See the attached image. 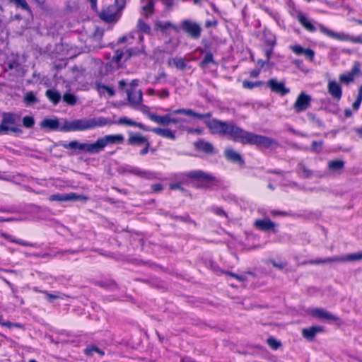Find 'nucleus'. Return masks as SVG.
<instances>
[{"mask_svg":"<svg viewBox=\"0 0 362 362\" xmlns=\"http://www.w3.org/2000/svg\"><path fill=\"white\" fill-rule=\"evenodd\" d=\"M111 124L110 121L105 117H83L74 120L63 119L62 130L64 132H85L98 127H104Z\"/></svg>","mask_w":362,"mask_h":362,"instance_id":"2","label":"nucleus"},{"mask_svg":"<svg viewBox=\"0 0 362 362\" xmlns=\"http://www.w3.org/2000/svg\"><path fill=\"white\" fill-rule=\"evenodd\" d=\"M205 124L211 134L229 136L234 141L267 148L276 144L269 137L245 131L233 123L212 119L205 121Z\"/></svg>","mask_w":362,"mask_h":362,"instance_id":"1","label":"nucleus"},{"mask_svg":"<svg viewBox=\"0 0 362 362\" xmlns=\"http://www.w3.org/2000/svg\"><path fill=\"white\" fill-rule=\"evenodd\" d=\"M1 319H2V316L0 315V324H1V325L4 326V327H9V328H11L13 327H18V325L13 324V323L9 322V321H4V322H2Z\"/></svg>","mask_w":362,"mask_h":362,"instance_id":"58","label":"nucleus"},{"mask_svg":"<svg viewBox=\"0 0 362 362\" xmlns=\"http://www.w3.org/2000/svg\"><path fill=\"white\" fill-rule=\"evenodd\" d=\"M144 145L145 146H144V148L141 151V152H140V154H141V155H146V153H148V148H149V146H150V144H149L148 141L146 143H145Z\"/></svg>","mask_w":362,"mask_h":362,"instance_id":"62","label":"nucleus"},{"mask_svg":"<svg viewBox=\"0 0 362 362\" xmlns=\"http://www.w3.org/2000/svg\"><path fill=\"white\" fill-rule=\"evenodd\" d=\"M344 167V162L341 160H333L328 163V168L330 170L337 172L341 170Z\"/></svg>","mask_w":362,"mask_h":362,"instance_id":"34","label":"nucleus"},{"mask_svg":"<svg viewBox=\"0 0 362 362\" xmlns=\"http://www.w3.org/2000/svg\"><path fill=\"white\" fill-rule=\"evenodd\" d=\"M194 146L197 150L203 151L206 153H214V146L209 142L199 140L194 143Z\"/></svg>","mask_w":362,"mask_h":362,"instance_id":"27","label":"nucleus"},{"mask_svg":"<svg viewBox=\"0 0 362 362\" xmlns=\"http://www.w3.org/2000/svg\"><path fill=\"white\" fill-rule=\"evenodd\" d=\"M263 84V82L262 81H257V82H251L249 81H244L243 82V86L245 88L252 89L255 87L260 86Z\"/></svg>","mask_w":362,"mask_h":362,"instance_id":"46","label":"nucleus"},{"mask_svg":"<svg viewBox=\"0 0 362 362\" xmlns=\"http://www.w3.org/2000/svg\"><path fill=\"white\" fill-rule=\"evenodd\" d=\"M359 71H360L359 64L358 63H356L354 65V66L350 72L340 75L339 80L341 82L346 83L351 82L354 80V76Z\"/></svg>","mask_w":362,"mask_h":362,"instance_id":"21","label":"nucleus"},{"mask_svg":"<svg viewBox=\"0 0 362 362\" xmlns=\"http://www.w3.org/2000/svg\"><path fill=\"white\" fill-rule=\"evenodd\" d=\"M327 92L333 99L337 101L341 100L342 96L341 86L337 81L329 80L327 83Z\"/></svg>","mask_w":362,"mask_h":362,"instance_id":"15","label":"nucleus"},{"mask_svg":"<svg viewBox=\"0 0 362 362\" xmlns=\"http://www.w3.org/2000/svg\"><path fill=\"white\" fill-rule=\"evenodd\" d=\"M168 64L169 66H175L176 68L180 70H183L186 67V64L184 61V59L181 57L170 58L168 59Z\"/></svg>","mask_w":362,"mask_h":362,"instance_id":"32","label":"nucleus"},{"mask_svg":"<svg viewBox=\"0 0 362 362\" xmlns=\"http://www.w3.org/2000/svg\"><path fill=\"white\" fill-rule=\"evenodd\" d=\"M136 108H138L141 112H142L144 115H146L149 119L151 120V118H153V116H154L155 113H153L149 111V107L146 105H142L140 103V105H139Z\"/></svg>","mask_w":362,"mask_h":362,"instance_id":"42","label":"nucleus"},{"mask_svg":"<svg viewBox=\"0 0 362 362\" xmlns=\"http://www.w3.org/2000/svg\"><path fill=\"white\" fill-rule=\"evenodd\" d=\"M142 40H143V36L141 35H139V36H138L139 45L138 46H136L134 48H129L125 52L120 51V50H117L113 57V59L116 62H119L123 58L124 54H126L127 55L126 59H127L129 57H131L132 55H136L139 52H142L143 51Z\"/></svg>","mask_w":362,"mask_h":362,"instance_id":"8","label":"nucleus"},{"mask_svg":"<svg viewBox=\"0 0 362 362\" xmlns=\"http://www.w3.org/2000/svg\"><path fill=\"white\" fill-rule=\"evenodd\" d=\"M291 49L297 55L303 54V52H304V51L305 49L303 47H302L301 46L298 45L291 46Z\"/></svg>","mask_w":362,"mask_h":362,"instance_id":"51","label":"nucleus"},{"mask_svg":"<svg viewBox=\"0 0 362 362\" xmlns=\"http://www.w3.org/2000/svg\"><path fill=\"white\" fill-rule=\"evenodd\" d=\"M303 54L310 60H313L315 56V52L311 49H305Z\"/></svg>","mask_w":362,"mask_h":362,"instance_id":"57","label":"nucleus"},{"mask_svg":"<svg viewBox=\"0 0 362 362\" xmlns=\"http://www.w3.org/2000/svg\"><path fill=\"white\" fill-rule=\"evenodd\" d=\"M320 30L321 33H324L325 35H327L328 37L340 40V41H349L351 42V37L352 35H350L345 33H336L332 30H329L325 27L324 25L320 26Z\"/></svg>","mask_w":362,"mask_h":362,"instance_id":"13","label":"nucleus"},{"mask_svg":"<svg viewBox=\"0 0 362 362\" xmlns=\"http://www.w3.org/2000/svg\"><path fill=\"white\" fill-rule=\"evenodd\" d=\"M88 197L83 194H77L76 193L69 194H52L49 197L51 202H68V201H83L86 202Z\"/></svg>","mask_w":362,"mask_h":362,"instance_id":"9","label":"nucleus"},{"mask_svg":"<svg viewBox=\"0 0 362 362\" xmlns=\"http://www.w3.org/2000/svg\"><path fill=\"white\" fill-rule=\"evenodd\" d=\"M225 156L227 158V160L233 162V163H243V160L241 157V156L235 150L232 148H227L225 151Z\"/></svg>","mask_w":362,"mask_h":362,"instance_id":"25","label":"nucleus"},{"mask_svg":"<svg viewBox=\"0 0 362 362\" xmlns=\"http://www.w3.org/2000/svg\"><path fill=\"white\" fill-rule=\"evenodd\" d=\"M134 39V37L132 36V35H129V36H123L121 38H119V42H128V43L129 45L132 44L133 42H132V40Z\"/></svg>","mask_w":362,"mask_h":362,"instance_id":"59","label":"nucleus"},{"mask_svg":"<svg viewBox=\"0 0 362 362\" xmlns=\"http://www.w3.org/2000/svg\"><path fill=\"white\" fill-rule=\"evenodd\" d=\"M311 97L304 93H301L297 98L293 108L296 112L305 110L310 105Z\"/></svg>","mask_w":362,"mask_h":362,"instance_id":"12","label":"nucleus"},{"mask_svg":"<svg viewBox=\"0 0 362 362\" xmlns=\"http://www.w3.org/2000/svg\"><path fill=\"white\" fill-rule=\"evenodd\" d=\"M103 35V32L100 29H95L93 36L91 37L92 40H95L96 41H100L102 39V37Z\"/></svg>","mask_w":362,"mask_h":362,"instance_id":"50","label":"nucleus"},{"mask_svg":"<svg viewBox=\"0 0 362 362\" xmlns=\"http://www.w3.org/2000/svg\"><path fill=\"white\" fill-rule=\"evenodd\" d=\"M269 262L275 267H276L277 269H283L286 265V262H276L274 260H269Z\"/></svg>","mask_w":362,"mask_h":362,"instance_id":"56","label":"nucleus"},{"mask_svg":"<svg viewBox=\"0 0 362 362\" xmlns=\"http://www.w3.org/2000/svg\"><path fill=\"white\" fill-rule=\"evenodd\" d=\"M45 95L54 105L57 104L61 100L60 93L55 90L49 89L46 91Z\"/></svg>","mask_w":362,"mask_h":362,"instance_id":"33","label":"nucleus"},{"mask_svg":"<svg viewBox=\"0 0 362 362\" xmlns=\"http://www.w3.org/2000/svg\"><path fill=\"white\" fill-rule=\"evenodd\" d=\"M182 28L192 38L197 39L200 37L202 29L198 23L185 20L182 23Z\"/></svg>","mask_w":362,"mask_h":362,"instance_id":"11","label":"nucleus"},{"mask_svg":"<svg viewBox=\"0 0 362 362\" xmlns=\"http://www.w3.org/2000/svg\"><path fill=\"white\" fill-rule=\"evenodd\" d=\"M117 124H126V125H129V126H134V127H136L142 130H147V128L141 123L134 122L130 119H128L127 117L119 118V120L117 121Z\"/></svg>","mask_w":362,"mask_h":362,"instance_id":"30","label":"nucleus"},{"mask_svg":"<svg viewBox=\"0 0 362 362\" xmlns=\"http://www.w3.org/2000/svg\"><path fill=\"white\" fill-rule=\"evenodd\" d=\"M224 273L228 276H230L236 279L237 280H238L240 282L245 281L246 280V278L244 276L238 275L231 272H225Z\"/></svg>","mask_w":362,"mask_h":362,"instance_id":"55","label":"nucleus"},{"mask_svg":"<svg viewBox=\"0 0 362 362\" xmlns=\"http://www.w3.org/2000/svg\"><path fill=\"white\" fill-rule=\"evenodd\" d=\"M324 332L323 327L321 326H312L302 329L303 337L308 341H313L315 337Z\"/></svg>","mask_w":362,"mask_h":362,"instance_id":"17","label":"nucleus"},{"mask_svg":"<svg viewBox=\"0 0 362 362\" xmlns=\"http://www.w3.org/2000/svg\"><path fill=\"white\" fill-rule=\"evenodd\" d=\"M264 40L269 47H274L276 45V37L269 30L264 31Z\"/></svg>","mask_w":362,"mask_h":362,"instance_id":"35","label":"nucleus"},{"mask_svg":"<svg viewBox=\"0 0 362 362\" xmlns=\"http://www.w3.org/2000/svg\"><path fill=\"white\" fill-rule=\"evenodd\" d=\"M186 178L193 180L197 182V188L214 190L221 185L220 180L211 173L197 170H192L183 175V183H187Z\"/></svg>","mask_w":362,"mask_h":362,"instance_id":"3","label":"nucleus"},{"mask_svg":"<svg viewBox=\"0 0 362 362\" xmlns=\"http://www.w3.org/2000/svg\"><path fill=\"white\" fill-rule=\"evenodd\" d=\"M151 132H153V133L160 136L167 138L171 140H175L176 138L175 132L170 129L157 127L152 129Z\"/></svg>","mask_w":362,"mask_h":362,"instance_id":"23","label":"nucleus"},{"mask_svg":"<svg viewBox=\"0 0 362 362\" xmlns=\"http://www.w3.org/2000/svg\"><path fill=\"white\" fill-rule=\"evenodd\" d=\"M120 16L121 13L114 6H109L104 8L100 13V18L108 23L117 21Z\"/></svg>","mask_w":362,"mask_h":362,"instance_id":"10","label":"nucleus"},{"mask_svg":"<svg viewBox=\"0 0 362 362\" xmlns=\"http://www.w3.org/2000/svg\"><path fill=\"white\" fill-rule=\"evenodd\" d=\"M10 3H13L15 4L16 7H20L23 10L31 13V9L28 4H27L25 0H8Z\"/></svg>","mask_w":362,"mask_h":362,"instance_id":"38","label":"nucleus"},{"mask_svg":"<svg viewBox=\"0 0 362 362\" xmlns=\"http://www.w3.org/2000/svg\"><path fill=\"white\" fill-rule=\"evenodd\" d=\"M113 6H115L118 9V11L121 13V11L125 6V0H115V5Z\"/></svg>","mask_w":362,"mask_h":362,"instance_id":"54","label":"nucleus"},{"mask_svg":"<svg viewBox=\"0 0 362 362\" xmlns=\"http://www.w3.org/2000/svg\"><path fill=\"white\" fill-rule=\"evenodd\" d=\"M137 28L144 33H148L151 31V28L148 25L144 23L141 19L138 21Z\"/></svg>","mask_w":362,"mask_h":362,"instance_id":"43","label":"nucleus"},{"mask_svg":"<svg viewBox=\"0 0 362 362\" xmlns=\"http://www.w3.org/2000/svg\"><path fill=\"white\" fill-rule=\"evenodd\" d=\"M35 124V119L31 116H25L23 118V124L26 128H31Z\"/></svg>","mask_w":362,"mask_h":362,"instance_id":"45","label":"nucleus"},{"mask_svg":"<svg viewBox=\"0 0 362 362\" xmlns=\"http://www.w3.org/2000/svg\"><path fill=\"white\" fill-rule=\"evenodd\" d=\"M24 102L28 105H30L32 104L36 103L38 102L37 98L33 92H28L25 93L24 96Z\"/></svg>","mask_w":362,"mask_h":362,"instance_id":"39","label":"nucleus"},{"mask_svg":"<svg viewBox=\"0 0 362 362\" xmlns=\"http://www.w3.org/2000/svg\"><path fill=\"white\" fill-rule=\"evenodd\" d=\"M362 260V250L358 252L346 255V262Z\"/></svg>","mask_w":362,"mask_h":362,"instance_id":"37","label":"nucleus"},{"mask_svg":"<svg viewBox=\"0 0 362 362\" xmlns=\"http://www.w3.org/2000/svg\"><path fill=\"white\" fill-rule=\"evenodd\" d=\"M311 175H312V173L309 169L306 168L304 166L302 167V175H301L303 177H305V178L310 177L311 176Z\"/></svg>","mask_w":362,"mask_h":362,"instance_id":"61","label":"nucleus"},{"mask_svg":"<svg viewBox=\"0 0 362 362\" xmlns=\"http://www.w3.org/2000/svg\"><path fill=\"white\" fill-rule=\"evenodd\" d=\"M151 121L160 125L168 126L170 124V115H158L154 114V116L151 118Z\"/></svg>","mask_w":362,"mask_h":362,"instance_id":"29","label":"nucleus"},{"mask_svg":"<svg viewBox=\"0 0 362 362\" xmlns=\"http://www.w3.org/2000/svg\"><path fill=\"white\" fill-rule=\"evenodd\" d=\"M62 146L64 148L78 150L81 152H83L90 155L98 154L95 141L93 143H80L76 140H74L68 144H63Z\"/></svg>","mask_w":362,"mask_h":362,"instance_id":"6","label":"nucleus"},{"mask_svg":"<svg viewBox=\"0 0 362 362\" xmlns=\"http://www.w3.org/2000/svg\"><path fill=\"white\" fill-rule=\"evenodd\" d=\"M129 173L134 175L140 177H145L150 179L151 177V173L150 172L143 170L138 168H130L127 170Z\"/></svg>","mask_w":362,"mask_h":362,"instance_id":"31","label":"nucleus"},{"mask_svg":"<svg viewBox=\"0 0 362 362\" xmlns=\"http://www.w3.org/2000/svg\"><path fill=\"white\" fill-rule=\"evenodd\" d=\"M310 264H324L328 263V258L312 259L308 262Z\"/></svg>","mask_w":362,"mask_h":362,"instance_id":"52","label":"nucleus"},{"mask_svg":"<svg viewBox=\"0 0 362 362\" xmlns=\"http://www.w3.org/2000/svg\"><path fill=\"white\" fill-rule=\"evenodd\" d=\"M323 142L320 141H313L312 143L311 150L314 152L319 153L321 151L322 148Z\"/></svg>","mask_w":362,"mask_h":362,"instance_id":"49","label":"nucleus"},{"mask_svg":"<svg viewBox=\"0 0 362 362\" xmlns=\"http://www.w3.org/2000/svg\"><path fill=\"white\" fill-rule=\"evenodd\" d=\"M267 86L272 91L279 93L281 95L288 94L290 90L285 87L284 81H278L276 78H271L267 83Z\"/></svg>","mask_w":362,"mask_h":362,"instance_id":"14","label":"nucleus"},{"mask_svg":"<svg viewBox=\"0 0 362 362\" xmlns=\"http://www.w3.org/2000/svg\"><path fill=\"white\" fill-rule=\"evenodd\" d=\"M127 141L131 145H144L148 141V139L142 135L132 134Z\"/></svg>","mask_w":362,"mask_h":362,"instance_id":"28","label":"nucleus"},{"mask_svg":"<svg viewBox=\"0 0 362 362\" xmlns=\"http://www.w3.org/2000/svg\"><path fill=\"white\" fill-rule=\"evenodd\" d=\"M127 93L128 100L132 107H137L139 105H140L143 98L141 90L134 91L127 90Z\"/></svg>","mask_w":362,"mask_h":362,"instance_id":"19","label":"nucleus"},{"mask_svg":"<svg viewBox=\"0 0 362 362\" xmlns=\"http://www.w3.org/2000/svg\"><path fill=\"white\" fill-rule=\"evenodd\" d=\"M155 28L156 30H160L162 33L165 34H169L170 30H177L175 25H174L170 21H158L155 23Z\"/></svg>","mask_w":362,"mask_h":362,"instance_id":"22","label":"nucleus"},{"mask_svg":"<svg viewBox=\"0 0 362 362\" xmlns=\"http://www.w3.org/2000/svg\"><path fill=\"white\" fill-rule=\"evenodd\" d=\"M85 354L88 356L93 355V352L98 353L100 356L104 355V351L96 346H90L85 349Z\"/></svg>","mask_w":362,"mask_h":362,"instance_id":"44","label":"nucleus"},{"mask_svg":"<svg viewBox=\"0 0 362 362\" xmlns=\"http://www.w3.org/2000/svg\"><path fill=\"white\" fill-rule=\"evenodd\" d=\"M124 140L122 134H108L98 137L95 141L98 153H100L109 144H122Z\"/></svg>","mask_w":362,"mask_h":362,"instance_id":"5","label":"nucleus"},{"mask_svg":"<svg viewBox=\"0 0 362 362\" xmlns=\"http://www.w3.org/2000/svg\"><path fill=\"white\" fill-rule=\"evenodd\" d=\"M40 127L42 129L50 131L64 132V130L62 129L63 127V122L60 123L57 118H45L41 122Z\"/></svg>","mask_w":362,"mask_h":362,"instance_id":"16","label":"nucleus"},{"mask_svg":"<svg viewBox=\"0 0 362 362\" xmlns=\"http://www.w3.org/2000/svg\"><path fill=\"white\" fill-rule=\"evenodd\" d=\"M63 100L67 104L74 105L76 103V98L71 93H65L63 95Z\"/></svg>","mask_w":362,"mask_h":362,"instance_id":"41","label":"nucleus"},{"mask_svg":"<svg viewBox=\"0 0 362 362\" xmlns=\"http://www.w3.org/2000/svg\"><path fill=\"white\" fill-rule=\"evenodd\" d=\"M274 47L269 46V47L265 49V55L267 57V60L268 62H270V57L273 52Z\"/></svg>","mask_w":362,"mask_h":362,"instance_id":"60","label":"nucleus"},{"mask_svg":"<svg viewBox=\"0 0 362 362\" xmlns=\"http://www.w3.org/2000/svg\"><path fill=\"white\" fill-rule=\"evenodd\" d=\"M328 258V263L331 262H346V255L341 256H334Z\"/></svg>","mask_w":362,"mask_h":362,"instance_id":"48","label":"nucleus"},{"mask_svg":"<svg viewBox=\"0 0 362 362\" xmlns=\"http://www.w3.org/2000/svg\"><path fill=\"white\" fill-rule=\"evenodd\" d=\"M308 313L311 317L320 320H325L329 322H337L339 320V318L337 315L320 308H310L308 310Z\"/></svg>","mask_w":362,"mask_h":362,"instance_id":"7","label":"nucleus"},{"mask_svg":"<svg viewBox=\"0 0 362 362\" xmlns=\"http://www.w3.org/2000/svg\"><path fill=\"white\" fill-rule=\"evenodd\" d=\"M16 121V115L13 113H4L2 120L0 123V134H7L8 132L16 134H21L22 130L14 127Z\"/></svg>","mask_w":362,"mask_h":362,"instance_id":"4","label":"nucleus"},{"mask_svg":"<svg viewBox=\"0 0 362 362\" xmlns=\"http://www.w3.org/2000/svg\"><path fill=\"white\" fill-rule=\"evenodd\" d=\"M210 63H214L213 54L211 52H207L203 60L200 63V66L202 69H205L207 65Z\"/></svg>","mask_w":362,"mask_h":362,"instance_id":"40","label":"nucleus"},{"mask_svg":"<svg viewBox=\"0 0 362 362\" xmlns=\"http://www.w3.org/2000/svg\"><path fill=\"white\" fill-rule=\"evenodd\" d=\"M268 345L273 349L276 350L281 346V342L273 337L268 338L267 340Z\"/></svg>","mask_w":362,"mask_h":362,"instance_id":"47","label":"nucleus"},{"mask_svg":"<svg viewBox=\"0 0 362 362\" xmlns=\"http://www.w3.org/2000/svg\"><path fill=\"white\" fill-rule=\"evenodd\" d=\"M4 237H5L7 240H10V241H11V242L16 243H17V244H18V245H23V246H30V245H31V244H30V243H28V242H25V241H23V240H14V239H11V237H10L9 235H4Z\"/></svg>","mask_w":362,"mask_h":362,"instance_id":"53","label":"nucleus"},{"mask_svg":"<svg viewBox=\"0 0 362 362\" xmlns=\"http://www.w3.org/2000/svg\"><path fill=\"white\" fill-rule=\"evenodd\" d=\"M254 225L257 229L264 231L274 230L276 227V224L269 218L256 220Z\"/></svg>","mask_w":362,"mask_h":362,"instance_id":"20","label":"nucleus"},{"mask_svg":"<svg viewBox=\"0 0 362 362\" xmlns=\"http://www.w3.org/2000/svg\"><path fill=\"white\" fill-rule=\"evenodd\" d=\"M173 113L174 115L182 114V115H187V116H189L191 117H194L196 119H202L205 117H210L211 115V114L210 112L206 113V114H199V113L194 112L192 109H185V108L177 109V110H174L173 112Z\"/></svg>","mask_w":362,"mask_h":362,"instance_id":"18","label":"nucleus"},{"mask_svg":"<svg viewBox=\"0 0 362 362\" xmlns=\"http://www.w3.org/2000/svg\"><path fill=\"white\" fill-rule=\"evenodd\" d=\"M96 88L100 95L104 94L105 92H106L109 96H113L115 95L113 88L105 85L98 83L96 85Z\"/></svg>","mask_w":362,"mask_h":362,"instance_id":"36","label":"nucleus"},{"mask_svg":"<svg viewBox=\"0 0 362 362\" xmlns=\"http://www.w3.org/2000/svg\"><path fill=\"white\" fill-rule=\"evenodd\" d=\"M297 19L299 23L308 30L310 32L315 31V27L312 23L311 21L303 13H299L297 15Z\"/></svg>","mask_w":362,"mask_h":362,"instance_id":"24","label":"nucleus"},{"mask_svg":"<svg viewBox=\"0 0 362 362\" xmlns=\"http://www.w3.org/2000/svg\"><path fill=\"white\" fill-rule=\"evenodd\" d=\"M151 188L154 192H160L163 189V186L161 184H159V183L154 184L152 185Z\"/></svg>","mask_w":362,"mask_h":362,"instance_id":"63","label":"nucleus"},{"mask_svg":"<svg viewBox=\"0 0 362 362\" xmlns=\"http://www.w3.org/2000/svg\"><path fill=\"white\" fill-rule=\"evenodd\" d=\"M351 42L362 44V37L361 36H357V37L352 36L351 37Z\"/></svg>","mask_w":362,"mask_h":362,"instance_id":"64","label":"nucleus"},{"mask_svg":"<svg viewBox=\"0 0 362 362\" xmlns=\"http://www.w3.org/2000/svg\"><path fill=\"white\" fill-rule=\"evenodd\" d=\"M144 5L141 7L142 15L146 18L151 16L154 11V3L152 0H141Z\"/></svg>","mask_w":362,"mask_h":362,"instance_id":"26","label":"nucleus"}]
</instances>
